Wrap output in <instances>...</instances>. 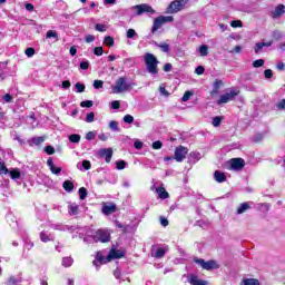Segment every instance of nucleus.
Segmentation results:
<instances>
[{
    "mask_svg": "<svg viewBox=\"0 0 285 285\" xmlns=\"http://www.w3.org/2000/svg\"><path fill=\"white\" fill-rule=\"evenodd\" d=\"M94 88H95V90H99L100 88H104V81L102 80H95L94 81Z\"/></svg>",
    "mask_w": 285,
    "mask_h": 285,
    "instance_id": "nucleus-46",
    "label": "nucleus"
},
{
    "mask_svg": "<svg viewBox=\"0 0 285 285\" xmlns=\"http://www.w3.org/2000/svg\"><path fill=\"white\" fill-rule=\"evenodd\" d=\"M78 193L80 199H86V197H88V190L86 189V187L79 188Z\"/></svg>",
    "mask_w": 285,
    "mask_h": 285,
    "instance_id": "nucleus-38",
    "label": "nucleus"
},
{
    "mask_svg": "<svg viewBox=\"0 0 285 285\" xmlns=\"http://www.w3.org/2000/svg\"><path fill=\"white\" fill-rule=\"evenodd\" d=\"M151 146L154 150H161V147L164 146V144L158 140V141H154Z\"/></svg>",
    "mask_w": 285,
    "mask_h": 285,
    "instance_id": "nucleus-52",
    "label": "nucleus"
},
{
    "mask_svg": "<svg viewBox=\"0 0 285 285\" xmlns=\"http://www.w3.org/2000/svg\"><path fill=\"white\" fill-rule=\"evenodd\" d=\"M80 68L81 70H88V68H90V62L89 61L80 62Z\"/></svg>",
    "mask_w": 285,
    "mask_h": 285,
    "instance_id": "nucleus-63",
    "label": "nucleus"
},
{
    "mask_svg": "<svg viewBox=\"0 0 285 285\" xmlns=\"http://www.w3.org/2000/svg\"><path fill=\"white\" fill-rule=\"evenodd\" d=\"M24 53H26V56L27 57H35V48H32V47H29V48H27L26 50H24Z\"/></svg>",
    "mask_w": 285,
    "mask_h": 285,
    "instance_id": "nucleus-50",
    "label": "nucleus"
},
{
    "mask_svg": "<svg viewBox=\"0 0 285 285\" xmlns=\"http://www.w3.org/2000/svg\"><path fill=\"white\" fill-rule=\"evenodd\" d=\"M122 121L125 124H132V121H135V117H132L131 115H125V117L122 118Z\"/></svg>",
    "mask_w": 285,
    "mask_h": 285,
    "instance_id": "nucleus-43",
    "label": "nucleus"
},
{
    "mask_svg": "<svg viewBox=\"0 0 285 285\" xmlns=\"http://www.w3.org/2000/svg\"><path fill=\"white\" fill-rule=\"evenodd\" d=\"M189 284L191 285H208L207 281L200 279L199 277L193 275L189 278Z\"/></svg>",
    "mask_w": 285,
    "mask_h": 285,
    "instance_id": "nucleus-21",
    "label": "nucleus"
},
{
    "mask_svg": "<svg viewBox=\"0 0 285 285\" xmlns=\"http://www.w3.org/2000/svg\"><path fill=\"white\" fill-rule=\"evenodd\" d=\"M271 46H273V40H269L267 42H265V41L257 42L255 46V53L259 55V51L262 50V48H271Z\"/></svg>",
    "mask_w": 285,
    "mask_h": 285,
    "instance_id": "nucleus-16",
    "label": "nucleus"
},
{
    "mask_svg": "<svg viewBox=\"0 0 285 285\" xmlns=\"http://www.w3.org/2000/svg\"><path fill=\"white\" fill-rule=\"evenodd\" d=\"M156 193L160 199H168L169 197L168 191H166V188L164 187L156 188Z\"/></svg>",
    "mask_w": 285,
    "mask_h": 285,
    "instance_id": "nucleus-22",
    "label": "nucleus"
},
{
    "mask_svg": "<svg viewBox=\"0 0 285 285\" xmlns=\"http://www.w3.org/2000/svg\"><path fill=\"white\" fill-rule=\"evenodd\" d=\"M204 72H206V68H204V66L196 67L195 69L196 75H203Z\"/></svg>",
    "mask_w": 285,
    "mask_h": 285,
    "instance_id": "nucleus-58",
    "label": "nucleus"
},
{
    "mask_svg": "<svg viewBox=\"0 0 285 285\" xmlns=\"http://www.w3.org/2000/svg\"><path fill=\"white\" fill-rule=\"evenodd\" d=\"M132 10L137 11L138 17L144 14V12H149V14H155V9H153V7L146 3L134 6Z\"/></svg>",
    "mask_w": 285,
    "mask_h": 285,
    "instance_id": "nucleus-8",
    "label": "nucleus"
},
{
    "mask_svg": "<svg viewBox=\"0 0 285 285\" xmlns=\"http://www.w3.org/2000/svg\"><path fill=\"white\" fill-rule=\"evenodd\" d=\"M0 173L2 175H8V173H9L8 168L6 167V164L3 161H1V158H0Z\"/></svg>",
    "mask_w": 285,
    "mask_h": 285,
    "instance_id": "nucleus-42",
    "label": "nucleus"
},
{
    "mask_svg": "<svg viewBox=\"0 0 285 285\" xmlns=\"http://www.w3.org/2000/svg\"><path fill=\"white\" fill-rule=\"evenodd\" d=\"M250 208V203H243L237 208V215H244Z\"/></svg>",
    "mask_w": 285,
    "mask_h": 285,
    "instance_id": "nucleus-23",
    "label": "nucleus"
},
{
    "mask_svg": "<svg viewBox=\"0 0 285 285\" xmlns=\"http://www.w3.org/2000/svg\"><path fill=\"white\" fill-rule=\"evenodd\" d=\"M132 88V85L126 80V77H119L115 85L111 86L114 95H121L122 92H128Z\"/></svg>",
    "mask_w": 285,
    "mask_h": 285,
    "instance_id": "nucleus-1",
    "label": "nucleus"
},
{
    "mask_svg": "<svg viewBox=\"0 0 285 285\" xmlns=\"http://www.w3.org/2000/svg\"><path fill=\"white\" fill-rule=\"evenodd\" d=\"M109 128L110 130H112L114 132H119V122L115 121V120H111L109 122Z\"/></svg>",
    "mask_w": 285,
    "mask_h": 285,
    "instance_id": "nucleus-33",
    "label": "nucleus"
},
{
    "mask_svg": "<svg viewBox=\"0 0 285 285\" xmlns=\"http://www.w3.org/2000/svg\"><path fill=\"white\" fill-rule=\"evenodd\" d=\"M259 208H261V210L268 213V210H271V205L267 203H262V204H259Z\"/></svg>",
    "mask_w": 285,
    "mask_h": 285,
    "instance_id": "nucleus-53",
    "label": "nucleus"
},
{
    "mask_svg": "<svg viewBox=\"0 0 285 285\" xmlns=\"http://www.w3.org/2000/svg\"><path fill=\"white\" fill-rule=\"evenodd\" d=\"M45 151L47 153V155H55V147L47 146L45 147Z\"/></svg>",
    "mask_w": 285,
    "mask_h": 285,
    "instance_id": "nucleus-61",
    "label": "nucleus"
},
{
    "mask_svg": "<svg viewBox=\"0 0 285 285\" xmlns=\"http://www.w3.org/2000/svg\"><path fill=\"white\" fill-rule=\"evenodd\" d=\"M284 12H285V7H284V4H278V6L275 8V10L272 11V17H273L274 19H277V18L282 17V14H284Z\"/></svg>",
    "mask_w": 285,
    "mask_h": 285,
    "instance_id": "nucleus-17",
    "label": "nucleus"
},
{
    "mask_svg": "<svg viewBox=\"0 0 285 285\" xmlns=\"http://www.w3.org/2000/svg\"><path fill=\"white\" fill-rule=\"evenodd\" d=\"M175 21V18L173 16H159L156 19H154V24L151 27V35H155L157 30L161 28V26L166 23H173Z\"/></svg>",
    "mask_w": 285,
    "mask_h": 285,
    "instance_id": "nucleus-3",
    "label": "nucleus"
},
{
    "mask_svg": "<svg viewBox=\"0 0 285 285\" xmlns=\"http://www.w3.org/2000/svg\"><path fill=\"white\" fill-rule=\"evenodd\" d=\"M195 264H198V266H202L204 271H215L219 268V264L215 261H204V258H195Z\"/></svg>",
    "mask_w": 285,
    "mask_h": 285,
    "instance_id": "nucleus-5",
    "label": "nucleus"
},
{
    "mask_svg": "<svg viewBox=\"0 0 285 285\" xmlns=\"http://www.w3.org/2000/svg\"><path fill=\"white\" fill-rule=\"evenodd\" d=\"M237 95H239V91L237 90V88H230L228 92L223 94L219 97L217 105L222 106V104H228V101H235V98L237 97Z\"/></svg>",
    "mask_w": 285,
    "mask_h": 285,
    "instance_id": "nucleus-4",
    "label": "nucleus"
},
{
    "mask_svg": "<svg viewBox=\"0 0 285 285\" xmlns=\"http://www.w3.org/2000/svg\"><path fill=\"white\" fill-rule=\"evenodd\" d=\"M212 124L214 128H219V126L222 125V117L219 116L214 117Z\"/></svg>",
    "mask_w": 285,
    "mask_h": 285,
    "instance_id": "nucleus-37",
    "label": "nucleus"
},
{
    "mask_svg": "<svg viewBox=\"0 0 285 285\" xmlns=\"http://www.w3.org/2000/svg\"><path fill=\"white\" fill-rule=\"evenodd\" d=\"M135 37H137V31H135V29H129L127 31V39H135Z\"/></svg>",
    "mask_w": 285,
    "mask_h": 285,
    "instance_id": "nucleus-45",
    "label": "nucleus"
},
{
    "mask_svg": "<svg viewBox=\"0 0 285 285\" xmlns=\"http://www.w3.org/2000/svg\"><path fill=\"white\" fill-rule=\"evenodd\" d=\"M230 170H242L246 163L243 158H233L229 160Z\"/></svg>",
    "mask_w": 285,
    "mask_h": 285,
    "instance_id": "nucleus-10",
    "label": "nucleus"
},
{
    "mask_svg": "<svg viewBox=\"0 0 285 285\" xmlns=\"http://www.w3.org/2000/svg\"><path fill=\"white\" fill-rule=\"evenodd\" d=\"M85 121L87 124H92V121H95V112L87 114V117H86Z\"/></svg>",
    "mask_w": 285,
    "mask_h": 285,
    "instance_id": "nucleus-44",
    "label": "nucleus"
},
{
    "mask_svg": "<svg viewBox=\"0 0 285 285\" xmlns=\"http://www.w3.org/2000/svg\"><path fill=\"white\" fill-rule=\"evenodd\" d=\"M106 262L110 261H108V258H106L104 254H101V252H98L96 255V259L92 262V264L94 266H96V268H99V266H101V264H106Z\"/></svg>",
    "mask_w": 285,
    "mask_h": 285,
    "instance_id": "nucleus-13",
    "label": "nucleus"
},
{
    "mask_svg": "<svg viewBox=\"0 0 285 285\" xmlns=\"http://www.w3.org/2000/svg\"><path fill=\"white\" fill-rule=\"evenodd\" d=\"M232 28H242L243 23L240 20H233L230 22Z\"/></svg>",
    "mask_w": 285,
    "mask_h": 285,
    "instance_id": "nucleus-55",
    "label": "nucleus"
},
{
    "mask_svg": "<svg viewBox=\"0 0 285 285\" xmlns=\"http://www.w3.org/2000/svg\"><path fill=\"white\" fill-rule=\"evenodd\" d=\"M81 108H92L94 102L92 100H85L80 102Z\"/></svg>",
    "mask_w": 285,
    "mask_h": 285,
    "instance_id": "nucleus-41",
    "label": "nucleus"
},
{
    "mask_svg": "<svg viewBox=\"0 0 285 285\" xmlns=\"http://www.w3.org/2000/svg\"><path fill=\"white\" fill-rule=\"evenodd\" d=\"M43 141H46L43 137H35L31 139V144H33L35 146H41Z\"/></svg>",
    "mask_w": 285,
    "mask_h": 285,
    "instance_id": "nucleus-35",
    "label": "nucleus"
},
{
    "mask_svg": "<svg viewBox=\"0 0 285 285\" xmlns=\"http://www.w3.org/2000/svg\"><path fill=\"white\" fill-rule=\"evenodd\" d=\"M188 155V148L184 147V146H179L176 148L175 150V159L178 163H181L183 160L186 159V156Z\"/></svg>",
    "mask_w": 285,
    "mask_h": 285,
    "instance_id": "nucleus-9",
    "label": "nucleus"
},
{
    "mask_svg": "<svg viewBox=\"0 0 285 285\" xmlns=\"http://www.w3.org/2000/svg\"><path fill=\"white\" fill-rule=\"evenodd\" d=\"M9 175L11 179H19L21 177V171H19L18 169H13L9 171Z\"/></svg>",
    "mask_w": 285,
    "mask_h": 285,
    "instance_id": "nucleus-36",
    "label": "nucleus"
},
{
    "mask_svg": "<svg viewBox=\"0 0 285 285\" xmlns=\"http://www.w3.org/2000/svg\"><path fill=\"white\" fill-rule=\"evenodd\" d=\"M75 88H76L77 92H85L86 91V85H83L81 82H77L75 85Z\"/></svg>",
    "mask_w": 285,
    "mask_h": 285,
    "instance_id": "nucleus-39",
    "label": "nucleus"
},
{
    "mask_svg": "<svg viewBox=\"0 0 285 285\" xmlns=\"http://www.w3.org/2000/svg\"><path fill=\"white\" fill-rule=\"evenodd\" d=\"M40 240L43 242L45 244H48V242H55V235L48 234V232H41Z\"/></svg>",
    "mask_w": 285,
    "mask_h": 285,
    "instance_id": "nucleus-18",
    "label": "nucleus"
},
{
    "mask_svg": "<svg viewBox=\"0 0 285 285\" xmlns=\"http://www.w3.org/2000/svg\"><path fill=\"white\" fill-rule=\"evenodd\" d=\"M91 167H92V165L90 164L89 160L82 161V168H85V170H90Z\"/></svg>",
    "mask_w": 285,
    "mask_h": 285,
    "instance_id": "nucleus-62",
    "label": "nucleus"
},
{
    "mask_svg": "<svg viewBox=\"0 0 285 285\" xmlns=\"http://www.w3.org/2000/svg\"><path fill=\"white\" fill-rule=\"evenodd\" d=\"M144 61L149 75H157L159 72V60L153 53H145Z\"/></svg>",
    "mask_w": 285,
    "mask_h": 285,
    "instance_id": "nucleus-2",
    "label": "nucleus"
},
{
    "mask_svg": "<svg viewBox=\"0 0 285 285\" xmlns=\"http://www.w3.org/2000/svg\"><path fill=\"white\" fill-rule=\"evenodd\" d=\"M213 86H214V89L212 91V95H217V92H219V88L224 86V81H222L220 79H216Z\"/></svg>",
    "mask_w": 285,
    "mask_h": 285,
    "instance_id": "nucleus-25",
    "label": "nucleus"
},
{
    "mask_svg": "<svg viewBox=\"0 0 285 285\" xmlns=\"http://www.w3.org/2000/svg\"><path fill=\"white\" fill-rule=\"evenodd\" d=\"M69 215H77L79 213V205L76 203H70L68 205Z\"/></svg>",
    "mask_w": 285,
    "mask_h": 285,
    "instance_id": "nucleus-24",
    "label": "nucleus"
},
{
    "mask_svg": "<svg viewBox=\"0 0 285 285\" xmlns=\"http://www.w3.org/2000/svg\"><path fill=\"white\" fill-rule=\"evenodd\" d=\"M116 168L117 170H124V168H126V160L116 161Z\"/></svg>",
    "mask_w": 285,
    "mask_h": 285,
    "instance_id": "nucleus-40",
    "label": "nucleus"
},
{
    "mask_svg": "<svg viewBox=\"0 0 285 285\" xmlns=\"http://www.w3.org/2000/svg\"><path fill=\"white\" fill-rule=\"evenodd\" d=\"M72 264H75V261L72 259V257H63L62 258V266L65 268H70V266H72Z\"/></svg>",
    "mask_w": 285,
    "mask_h": 285,
    "instance_id": "nucleus-27",
    "label": "nucleus"
},
{
    "mask_svg": "<svg viewBox=\"0 0 285 285\" xmlns=\"http://www.w3.org/2000/svg\"><path fill=\"white\" fill-rule=\"evenodd\" d=\"M242 282L244 285H259V281L257 278H244Z\"/></svg>",
    "mask_w": 285,
    "mask_h": 285,
    "instance_id": "nucleus-29",
    "label": "nucleus"
},
{
    "mask_svg": "<svg viewBox=\"0 0 285 285\" xmlns=\"http://www.w3.org/2000/svg\"><path fill=\"white\" fill-rule=\"evenodd\" d=\"M104 43L105 46H109V48H112V46H115V39H112V37L107 36L104 39Z\"/></svg>",
    "mask_w": 285,
    "mask_h": 285,
    "instance_id": "nucleus-34",
    "label": "nucleus"
},
{
    "mask_svg": "<svg viewBox=\"0 0 285 285\" xmlns=\"http://www.w3.org/2000/svg\"><path fill=\"white\" fill-rule=\"evenodd\" d=\"M264 63H265L264 59H258V60H255L253 62V67L254 68H262V66H264Z\"/></svg>",
    "mask_w": 285,
    "mask_h": 285,
    "instance_id": "nucleus-48",
    "label": "nucleus"
},
{
    "mask_svg": "<svg viewBox=\"0 0 285 285\" xmlns=\"http://www.w3.org/2000/svg\"><path fill=\"white\" fill-rule=\"evenodd\" d=\"M94 239L95 242H101L102 244H106L110 242V233L106 229H98L94 236Z\"/></svg>",
    "mask_w": 285,
    "mask_h": 285,
    "instance_id": "nucleus-7",
    "label": "nucleus"
},
{
    "mask_svg": "<svg viewBox=\"0 0 285 285\" xmlns=\"http://www.w3.org/2000/svg\"><path fill=\"white\" fill-rule=\"evenodd\" d=\"M99 157H105L106 163L110 164L112 159V148L100 149Z\"/></svg>",
    "mask_w": 285,
    "mask_h": 285,
    "instance_id": "nucleus-11",
    "label": "nucleus"
},
{
    "mask_svg": "<svg viewBox=\"0 0 285 285\" xmlns=\"http://www.w3.org/2000/svg\"><path fill=\"white\" fill-rule=\"evenodd\" d=\"M58 35H57V31L55 30H49L47 32V39H57Z\"/></svg>",
    "mask_w": 285,
    "mask_h": 285,
    "instance_id": "nucleus-51",
    "label": "nucleus"
},
{
    "mask_svg": "<svg viewBox=\"0 0 285 285\" xmlns=\"http://www.w3.org/2000/svg\"><path fill=\"white\" fill-rule=\"evenodd\" d=\"M186 0H175L170 2V4L167 8V14H175L183 10L184 6H186Z\"/></svg>",
    "mask_w": 285,
    "mask_h": 285,
    "instance_id": "nucleus-6",
    "label": "nucleus"
},
{
    "mask_svg": "<svg viewBox=\"0 0 285 285\" xmlns=\"http://www.w3.org/2000/svg\"><path fill=\"white\" fill-rule=\"evenodd\" d=\"M95 137H97V132H95V131H88L86 135L87 141H92V139H95Z\"/></svg>",
    "mask_w": 285,
    "mask_h": 285,
    "instance_id": "nucleus-47",
    "label": "nucleus"
},
{
    "mask_svg": "<svg viewBox=\"0 0 285 285\" xmlns=\"http://www.w3.org/2000/svg\"><path fill=\"white\" fill-rule=\"evenodd\" d=\"M264 75H265V79H272L273 78V70L266 69L264 71Z\"/></svg>",
    "mask_w": 285,
    "mask_h": 285,
    "instance_id": "nucleus-64",
    "label": "nucleus"
},
{
    "mask_svg": "<svg viewBox=\"0 0 285 285\" xmlns=\"http://www.w3.org/2000/svg\"><path fill=\"white\" fill-rule=\"evenodd\" d=\"M157 48H160L161 52H170V45L166 42L156 43Z\"/></svg>",
    "mask_w": 285,
    "mask_h": 285,
    "instance_id": "nucleus-28",
    "label": "nucleus"
},
{
    "mask_svg": "<svg viewBox=\"0 0 285 285\" xmlns=\"http://www.w3.org/2000/svg\"><path fill=\"white\" fill-rule=\"evenodd\" d=\"M116 210H117V205L115 204L105 205L102 207L104 215H112V213H116Z\"/></svg>",
    "mask_w": 285,
    "mask_h": 285,
    "instance_id": "nucleus-19",
    "label": "nucleus"
},
{
    "mask_svg": "<svg viewBox=\"0 0 285 285\" xmlns=\"http://www.w3.org/2000/svg\"><path fill=\"white\" fill-rule=\"evenodd\" d=\"M124 252L119 249H111L107 256V262H111V259H121L124 257Z\"/></svg>",
    "mask_w": 285,
    "mask_h": 285,
    "instance_id": "nucleus-12",
    "label": "nucleus"
},
{
    "mask_svg": "<svg viewBox=\"0 0 285 285\" xmlns=\"http://www.w3.org/2000/svg\"><path fill=\"white\" fill-rule=\"evenodd\" d=\"M21 282H23V278L20 275H12L7 279V282H4L3 285H19L21 284Z\"/></svg>",
    "mask_w": 285,
    "mask_h": 285,
    "instance_id": "nucleus-14",
    "label": "nucleus"
},
{
    "mask_svg": "<svg viewBox=\"0 0 285 285\" xmlns=\"http://www.w3.org/2000/svg\"><path fill=\"white\" fill-rule=\"evenodd\" d=\"M198 52L202 57H208V46L202 45L198 49Z\"/></svg>",
    "mask_w": 285,
    "mask_h": 285,
    "instance_id": "nucleus-30",
    "label": "nucleus"
},
{
    "mask_svg": "<svg viewBox=\"0 0 285 285\" xmlns=\"http://www.w3.org/2000/svg\"><path fill=\"white\" fill-rule=\"evenodd\" d=\"M62 188L67 191V193H72V190H75V184H72V181L70 180H66L62 184Z\"/></svg>",
    "mask_w": 285,
    "mask_h": 285,
    "instance_id": "nucleus-26",
    "label": "nucleus"
},
{
    "mask_svg": "<svg viewBox=\"0 0 285 285\" xmlns=\"http://www.w3.org/2000/svg\"><path fill=\"white\" fill-rule=\"evenodd\" d=\"M95 28L98 32H106V24L97 23Z\"/></svg>",
    "mask_w": 285,
    "mask_h": 285,
    "instance_id": "nucleus-57",
    "label": "nucleus"
},
{
    "mask_svg": "<svg viewBox=\"0 0 285 285\" xmlns=\"http://www.w3.org/2000/svg\"><path fill=\"white\" fill-rule=\"evenodd\" d=\"M276 108L278 110H285V99H282L281 101L277 102Z\"/></svg>",
    "mask_w": 285,
    "mask_h": 285,
    "instance_id": "nucleus-59",
    "label": "nucleus"
},
{
    "mask_svg": "<svg viewBox=\"0 0 285 285\" xmlns=\"http://www.w3.org/2000/svg\"><path fill=\"white\" fill-rule=\"evenodd\" d=\"M94 53L96 55V57H101V55H104V48L102 47H96L94 49Z\"/></svg>",
    "mask_w": 285,
    "mask_h": 285,
    "instance_id": "nucleus-54",
    "label": "nucleus"
},
{
    "mask_svg": "<svg viewBox=\"0 0 285 285\" xmlns=\"http://www.w3.org/2000/svg\"><path fill=\"white\" fill-rule=\"evenodd\" d=\"M69 141H71V144H79V141H81V136L79 134L70 135Z\"/></svg>",
    "mask_w": 285,
    "mask_h": 285,
    "instance_id": "nucleus-32",
    "label": "nucleus"
},
{
    "mask_svg": "<svg viewBox=\"0 0 285 285\" xmlns=\"http://www.w3.org/2000/svg\"><path fill=\"white\" fill-rule=\"evenodd\" d=\"M214 179L215 181H217L218 184H224V181H226V174L219 171V170H216L214 173Z\"/></svg>",
    "mask_w": 285,
    "mask_h": 285,
    "instance_id": "nucleus-20",
    "label": "nucleus"
},
{
    "mask_svg": "<svg viewBox=\"0 0 285 285\" xmlns=\"http://www.w3.org/2000/svg\"><path fill=\"white\" fill-rule=\"evenodd\" d=\"M165 255H166V249L158 248V249H156L154 257H156L157 259H161V257H164Z\"/></svg>",
    "mask_w": 285,
    "mask_h": 285,
    "instance_id": "nucleus-31",
    "label": "nucleus"
},
{
    "mask_svg": "<svg viewBox=\"0 0 285 285\" xmlns=\"http://www.w3.org/2000/svg\"><path fill=\"white\" fill-rule=\"evenodd\" d=\"M111 108H112L114 110H119V108H121V104L119 102V100H114V101L111 102Z\"/></svg>",
    "mask_w": 285,
    "mask_h": 285,
    "instance_id": "nucleus-56",
    "label": "nucleus"
},
{
    "mask_svg": "<svg viewBox=\"0 0 285 285\" xmlns=\"http://www.w3.org/2000/svg\"><path fill=\"white\" fill-rule=\"evenodd\" d=\"M47 166L49 167V170L52 173V175H60L61 174V167L55 166V163L52 161V158H49L47 160Z\"/></svg>",
    "mask_w": 285,
    "mask_h": 285,
    "instance_id": "nucleus-15",
    "label": "nucleus"
},
{
    "mask_svg": "<svg viewBox=\"0 0 285 285\" xmlns=\"http://www.w3.org/2000/svg\"><path fill=\"white\" fill-rule=\"evenodd\" d=\"M33 246H35V243H32V242H30V240H26V242H24V248H26L27 250H31V249L33 248Z\"/></svg>",
    "mask_w": 285,
    "mask_h": 285,
    "instance_id": "nucleus-60",
    "label": "nucleus"
},
{
    "mask_svg": "<svg viewBox=\"0 0 285 285\" xmlns=\"http://www.w3.org/2000/svg\"><path fill=\"white\" fill-rule=\"evenodd\" d=\"M193 97V91H186L181 98V101L186 102Z\"/></svg>",
    "mask_w": 285,
    "mask_h": 285,
    "instance_id": "nucleus-49",
    "label": "nucleus"
}]
</instances>
